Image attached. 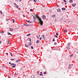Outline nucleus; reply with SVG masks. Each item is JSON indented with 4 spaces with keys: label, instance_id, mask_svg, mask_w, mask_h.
Masks as SVG:
<instances>
[{
    "label": "nucleus",
    "instance_id": "nucleus-1",
    "mask_svg": "<svg viewBox=\"0 0 78 78\" xmlns=\"http://www.w3.org/2000/svg\"><path fill=\"white\" fill-rule=\"evenodd\" d=\"M35 17L39 21L41 25H43V21L42 20L41 18L39 17L38 14H36L35 15Z\"/></svg>",
    "mask_w": 78,
    "mask_h": 78
},
{
    "label": "nucleus",
    "instance_id": "nucleus-3",
    "mask_svg": "<svg viewBox=\"0 0 78 78\" xmlns=\"http://www.w3.org/2000/svg\"><path fill=\"white\" fill-rule=\"evenodd\" d=\"M42 18L44 20L46 19V16L45 15H43L42 16Z\"/></svg>",
    "mask_w": 78,
    "mask_h": 78
},
{
    "label": "nucleus",
    "instance_id": "nucleus-50",
    "mask_svg": "<svg viewBox=\"0 0 78 78\" xmlns=\"http://www.w3.org/2000/svg\"><path fill=\"white\" fill-rule=\"evenodd\" d=\"M56 6L59 7V5H56Z\"/></svg>",
    "mask_w": 78,
    "mask_h": 78
},
{
    "label": "nucleus",
    "instance_id": "nucleus-20",
    "mask_svg": "<svg viewBox=\"0 0 78 78\" xmlns=\"http://www.w3.org/2000/svg\"><path fill=\"white\" fill-rule=\"evenodd\" d=\"M40 76H42V72H40Z\"/></svg>",
    "mask_w": 78,
    "mask_h": 78
},
{
    "label": "nucleus",
    "instance_id": "nucleus-45",
    "mask_svg": "<svg viewBox=\"0 0 78 78\" xmlns=\"http://www.w3.org/2000/svg\"><path fill=\"white\" fill-rule=\"evenodd\" d=\"M14 22H15V20H13V23H14Z\"/></svg>",
    "mask_w": 78,
    "mask_h": 78
},
{
    "label": "nucleus",
    "instance_id": "nucleus-53",
    "mask_svg": "<svg viewBox=\"0 0 78 78\" xmlns=\"http://www.w3.org/2000/svg\"><path fill=\"white\" fill-rule=\"evenodd\" d=\"M14 5H16V3H14Z\"/></svg>",
    "mask_w": 78,
    "mask_h": 78
},
{
    "label": "nucleus",
    "instance_id": "nucleus-59",
    "mask_svg": "<svg viewBox=\"0 0 78 78\" xmlns=\"http://www.w3.org/2000/svg\"><path fill=\"white\" fill-rule=\"evenodd\" d=\"M63 3H64V2H62V4H63Z\"/></svg>",
    "mask_w": 78,
    "mask_h": 78
},
{
    "label": "nucleus",
    "instance_id": "nucleus-11",
    "mask_svg": "<svg viewBox=\"0 0 78 78\" xmlns=\"http://www.w3.org/2000/svg\"><path fill=\"white\" fill-rule=\"evenodd\" d=\"M66 48L68 49V50H70V47L68 46L66 47Z\"/></svg>",
    "mask_w": 78,
    "mask_h": 78
},
{
    "label": "nucleus",
    "instance_id": "nucleus-23",
    "mask_svg": "<svg viewBox=\"0 0 78 78\" xmlns=\"http://www.w3.org/2000/svg\"><path fill=\"white\" fill-rule=\"evenodd\" d=\"M0 33H4V31H2L0 32Z\"/></svg>",
    "mask_w": 78,
    "mask_h": 78
},
{
    "label": "nucleus",
    "instance_id": "nucleus-24",
    "mask_svg": "<svg viewBox=\"0 0 78 78\" xmlns=\"http://www.w3.org/2000/svg\"><path fill=\"white\" fill-rule=\"evenodd\" d=\"M34 1L35 3H37V1H36V0H34Z\"/></svg>",
    "mask_w": 78,
    "mask_h": 78
},
{
    "label": "nucleus",
    "instance_id": "nucleus-61",
    "mask_svg": "<svg viewBox=\"0 0 78 78\" xmlns=\"http://www.w3.org/2000/svg\"><path fill=\"white\" fill-rule=\"evenodd\" d=\"M37 37V39H39V37Z\"/></svg>",
    "mask_w": 78,
    "mask_h": 78
},
{
    "label": "nucleus",
    "instance_id": "nucleus-49",
    "mask_svg": "<svg viewBox=\"0 0 78 78\" xmlns=\"http://www.w3.org/2000/svg\"><path fill=\"white\" fill-rule=\"evenodd\" d=\"M2 43V41H0V44Z\"/></svg>",
    "mask_w": 78,
    "mask_h": 78
},
{
    "label": "nucleus",
    "instance_id": "nucleus-33",
    "mask_svg": "<svg viewBox=\"0 0 78 78\" xmlns=\"http://www.w3.org/2000/svg\"><path fill=\"white\" fill-rule=\"evenodd\" d=\"M14 75H15V76H17V73H15V74H14Z\"/></svg>",
    "mask_w": 78,
    "mask_h": 78
},
{
    "label": "nucleus",
    "instance_id": "nucleus-64",
    "mask_svg": "<svg viewBox=\"0 0 78 78\" xmlns=\"http://www.w3.org/2000/svg\"><path fill=\"white\" fill-rule=\"evenodd\" d=\"M36 1H38V0H36Z\"/></svg>",
    "mask_w": 78,
    "mask_h": 78
},
{
    "label": "nucleus",
    "instance_id": "nucleus-27",
    "mask_svg": "<svg viewBox=\"0 0 78 78\" xmlns=\"http://www.w3.org/2000/svg\"><path fill=\"white\" fill-rule=\"evenodd\" d=\"M36 20L35 19H34V22H36Z\"/></svg>",
    "mask_w": 78,
    "mask_h": 78
},
{
    "label": "nucleus",
    "instance_id": "nucleus-25",
    "mask_svg": "<svg viewBox=\"0 0 78 78\" xmlns=\"http://www.w3.org/2000/svg\"><path fill=\"white\" fill-rule=\"evenodd\" d=\"M10 54L11 56H12V53L11 52H10Z\"/></svg>",
    "mask_w": 78,
    "mask_h": 78
},
{
    "label": "nucleus",
    "instance_id": "nucleus-16",
    "mask_svg": "<svg viewBox=\"0 0 78 78\" xmlns=\"http://www.w3.org/2000/svg\"><path fill=\"white\" fill-rule=\"evenodd\" d=\"M69 3H72V2H73V0H69Z\"/></svg>",
    "mask_w": 78,
    "mask_h": 78
},
{
    "label": "nucleus",
    "instance_id": "nucleus-10",
    "mask_svg": "<svg viewBox=\"0 0 78 78\" xmlns=\"http://www.w3.org/2000/svg\"><path fill=\"white\" fill-rule=\"evenodd\" d=\"M42 37L43 38V39H44V40H45V36H44V35H42Z\"/></svg>",
    "mask_w": 78,
    "mask_h": 78
},
{
    "label": "nucleus",
    "instance_id": "nucleus-42",
    "mask_svg": "<svg viewBox=\"0 0 78 78\" xmlns=\"http://www.w3.org/2000/svg\"><path fill=\"white\" fill-rule=\"evenodd\" d=\"M6 21H7L8 20H9V19H7V18L6 19Z\"/></svg>",
    "mask_w": 78,
    "mask_h": 78
},
{
    "label": "nucleus",
    "instance_id": "nucleus-26",
    "mask_svg": "<svg viewBox=\"0 0 78 78\" xmlns=\"http://www.w3.org/2000/svg\"><path fill=\"white\" fill-rule=\"evenodd\" d=\"M29 45H31V42H30V43H29Z\"/></svg>",
    "mask_w": 78,
    "mask_h": 78
},
{
    "label": "nucleus",
    "instance_id": "nucleus-60",
    "mask_svg": "<svg viewBox=\"0 0 78 78\" xmlns=\"http://www.w3.org/2000/svg\"><path fill=\"white\" fill-rule=\"evenodd\" d=\"M20 39H21V37H20Z\"/></svg>",
    "mask_w": 78,
    "mask_h": 78
},
{
    "label": "nucleus",
    "instance_id": "nucleus-48",
    "mask_svg": "<svg viewBox=\"0 0 78 78\" xmlns=\"http://www.w3.org/2000/svg\"><path fill=\"white\" fill-rule=\"evenodd\" d=\"M63 2H66V0H64L63 1Z\"/></svg>",
    "mask_w": 78,
    "mask_h": 78
},
{
    "label": "nucleus",
    "instance_id": "nucleus-22",
    "mask_svg": "<svg viewBox=\"0 0 78 78\" xmlns=\"http://www.w3.org/2000/svg\"><path fill=\"white\" fill-rule=\"evenodd\" d=\"M70 44H71L70 43H68L67 44L68 46H69V45H70Z\"/></svg>",
    "mask_w": 78,
    "mask_h": 78
},
{
    "label": "nucleus",
    "instance_id": "nucleus-32",
    "mask_svg": "<svg viewBox=\"0 0 78 78\" xmlns=\"http://www.w3.org/2000/svg\"><path fill=\"white\" fill-rule=\"evenodd\" d=\"M14 59H13V58H11V60L12 61H14Z\"/></svg>",
    "mask_w": 78,
    "mask_h": 78
},
{
    "label": "nucleus",
    "instance_id": "nucleus-52",
    "mask_svg": "<svg viewBox=\"0 0 78 78\" xmlns=\"http://www.w3.org/2000/svg\"><path fill=\"white\" fill-rule=\"evenodd\" d=\"M21 1H22V0H20V1H19V2H21Z\"/></svg>",
    "mask_w": 78,
    "mask_h": 78
},
{
    "label": "nucleus",
    "instance_id": "nucleus-8",
    "mask_svg": "<svg viewBox=\"0 0 78 78\" xmlns=\"http://www.w3.org/2000/svg\"><path fill=\"white\" fill-rule=\"evenodd\" d=\"M57 11L58 12H61V10L59 9H57Z\"/></svg>",
    "mask_w": 78,
    "mask_h": 78
},
{
    "label": "nucleus",
    "instance_id": "nucleus-4",
    "mask_svg": "<svg viewBox=\"0 0 78 78\" xmlns=\"http://www.w3.org/2000/svg\"><path fill=\"white\" fill-rule=\"evenodd\" d=\"M23 26H31V25L30 24H27L26 23L25 24H24L23 25Z\"/></svg>",
    "mask_w": 78,
    "mask_h": 78
},
{
    "label": "nucleus",
    "instance_id": "nucleus-6",
    "mask_svg": "<svg viewBox=\"0 0 78 78\" xmlns=\"http://www.w3.org/2000/svg\"><path fill=\"white\" fill-rule=\"evenodd\" d=\"M15 7V8L17 9L19 8V6L17 5V4H16Z\"/></svg>",
    "mask_w": 78,
    "mask_h": 78
},
{
    "label": "nucleus",
    "instance_id": "nucleus-47",
    "mask_svg": "<svg viewBox=\"0 0 78 78\" xmlns=\"http://www.w3.org/2000/svg\"><path fill=\"white\" fill-rule=\"evenodd\" d=\"M55 37H58V36H56V35H55Z\"/></svg>",
    "mask_w": 78,
    "mask_h": 78
},
{
    "label": "nucleus",
    "instance_id": "nucleus-13",
    "mask_svg": "<svg viewBox=\"0 0 78 78\" xmlns=\"http://www.w3.org/2000/svg\"><path fill=\"white\" fill-rule=\"evenodd\" d=\"M19 61H20V60H16V62H19Z\"/></svg>",
    "mask_w": 78,
    "mask_h": 78
},
{
    "label": "nucleus",
    "instance_id": "nucleus-54",
    "mask_svg": "<svg viewBox=\"0 0 78 78\" xmlns=\"http://www.w3.org/2000/svg\"><path fill=\"white\" fill-rule=\"evenodd\" d=\"M9 64H11V62H9Z\"/></svg>",
    "mask_w": 78,
    "mask_h": 78
},
{
    "label": "nucleus",
    "instance_id": "nucleus-41",
    "mask_svg": "<svg viewBox=\"0 0 78 78\" xmlns=\"http://www.w3.org/2000/svg\"><path fill=\"white\" fill-rule=\"evenodd\" d=\"M56 34L57 36H58V33H56Z\"/></svg>",
    "mask_w": 78,
    "mask_h": 78
},
{
    "label": "nucleus",
    "instance_id": "nucleus-7",
    "mask_svg": "<svg viewBox=\"0 0 78 78\" xmlns=\"http://www.w3.org/2000/svg\"><path fill=\"white\" fill-rule=\"evenodd\" d=\"M76 4H72V6H73V7H75V6H76Z\"/></svg>",
    "mask_w": 78,
    "mask_h": 78
},
{
    "label": "nucleus",
    "instance_id": "nucleus-43",
    "mask_svg": "<svg viewBox=\"0 0 78 78\" xmlns=\"http://www.w3.org/2000/svg\"><path fill=\"white\" fill-rule=\"evenodd\" d=\"M33 17L34 19H36V18L34 16H33Z\"/></svg>",
    "mask_w": 78,
    "mask_h": 78
},
{
    "label": "nucleus",
    "instance_id": "nucleus-40",
    "mask_svg": "<svg viewBox=\"0 0 78 78\" xmlns=\"http://www.w3.org/2000/svg\"><path fill=\"white\" fill-rule=\"evenodd\" d=\"M31 78H34V75H32V76Z\"/></svg>",
    "mask_w": 78,
    "mask_h": 78
},
{
    "label": "nucleus",
    "instance_id": "nucleus-55",
    "mask_svg": "<svg viewBox=\"0 0 78 78\" xmlns=\"http://www.w3.org/2000/svg\"><path fill=\"white\" fill-rule=\"evenodd\" d=\"M23 17H25V16L23 15Z\"/></svg>",
    "mask_w": 78,
    "mask_h": 78
},
{
    "label": "nucleus",
    "instance_id": "nucleus-9",
    "mask_svg": "<svg viewBox=\"0 0 78 78\" xmlns=\"http://www.w3.org/2000/svg\"><path fill=\"white\" fill-rule=\"evenodd\" d=\"M40 41L39 40H37L36 43V44H39V43Z\"/></svg>",
    "mask_w": 78,
    "mask_h": 78
},
{
    "label": "nucleus",
    "instance_id": "nucleus-44",
    "mask_svg": "<svg viewBox=\"0 0 78 78\" xmlns=\"http://www.w3.org/2000/svg\"><path fill=\"white\" fill-rule=\"evenodd\" d=\"M60 21H62V18H61Z\"/></svg>",
    "mask_w": 78,
    "mask_h": 78
},
{
    "label": "nucleus",
    "instance_id": "nucleus-35",
    "mask_svg": "<svg viewBox=\"0 0 78 78\" xmlns=\"http://www.w3.org/2000/svg\"><path fill=\"white\" fill-rule=\"evenodd\" d=\"M73 54H72L70 55V57H71V56H73Z\"/></svg>",
    "mask_w": 78,
    "mask_h": 78
},
{
    "label": "nucleus",
    "instance_id": "nucleus-34",
    "mask_svg": "<svg viewBox=\"0 0 78 78\" xmlns=\"http://www.w3.org/2000/svg\"><path fill=\"white\" fill-rule=\"evenodd\" d=\"M30 11L32 12V11H33V9H30Z\"/></svg>",
    "mask_w": 78,
    "mask_h": 78
},
{
    "label": "nucleus",
    "instance_id": "nucleus-15",
    "mask_svg": "<svg viewBox=\"0 0 78 78\" xmlns=\"http://www.w3.org/2000/svg\"><path fill=\"white\" fill-rule=\"evenodd\" d=\"M8 35H10V36H12V34H11V33L8 32Z\"/></svg>",
    "mask_w": 78,
    "mask_h": 78
},
{
    "label": "nucleus",
    "instance_id": "nucleus-57",
    "mask_svg": "<svg viewBox=\"0 0 78 78\" xmlns=\"http://www.w3.org/2000/svg\"><path fill=\"white\" fill-rule=\"evenodd\" d=\"M37 37H38V36L37 35Z\"/></svg>",
    "mask_w": 78,
    "mask_h": 78
},
{
    "label": "nucleus",
    "instance_id": "nucleus-58",
    "mask_svg": "<svg viewBox=\"0 0 78 78\" xmlns=\"http://www.w3.org/2000/svg\"><path fill=\"white\" fill-rule=\"evenodd\" d=\"M66 4H67V3H66H66H65V5H66Z\"/></svg>",
    "mask_w": 78,
    "mask_h": 78
},
{
    "label": "nucleus",
    "instance_id": "nucleus-30",
    "mask_svg": "<svg viewBox=\"0 0 78 78\" xmlns=\"http://www.w3.org/2000/svg\"><path fill=\"white\" fill-rule=\"evenodd\" d=\"M31 49H33V46H31Z\"/></svg>",
    "mask_w": 78,
    "mask_h": 78
},
{
    "label": "nucleus",
    "instance_id": "nucleus-29",
    "mask_svg": "<svg viewBox=\"0 0 78 78\" xmlns=\"http://www.w3.org/2000/svg\"><path fill=\"white\" fill-rule=\"evenodd\" d=\"M53 42H55V39L53 38V40H52Z\"/></svg>",
    "mask_w": 78,
    "mask_h": 78
},
{
    "label": "nucleus",
    "instance_id": "nucleus-37",
    "mask_svg": "<svg viewBox=\"0 0 78 78\" xmlns=\"http://www.w3.org/2000/svg\"><path fill=\"white\" fill-rule=\"evenodd\" d=\"M26 22H28V23H29V22H30V21H28V20H26Z\"/></svg>",
    "mask_w": 78,
    "mask_h": 78
},
{
    "label": "nucleus",
    "instance_id": "nucleus-14",
    "mask_svg": "<svg viewBox=\"0 0 78 78\" xmlns=\"http://www.w3.org/2000/svg\"><path fill=\"white\" fill-rule=\"evenodd\" d=\"M62 9V11H64L65 10H66V8H63Z\"/></svg>",
    "mask_w": 78,
    "mask_h": 78
},
{
    "label": "nucleus",
    "instance_id": "nucleus-62",
    "mask_svg": "<svg viewBox=\"0 0 78 78\" xmlns=\"http://www.w3.org/2000/svg\"><path fill=\"white\" fill-rule=\"evenodd\" d=\"M12 20H13V21L14 20L12 19Z\"/></svg>",
    "mask_w": 78,
    "mask_h": 78
},
{
    "label": "nucleus",
    "instance_id": "nucleus-46",
    "mask_svg": "<svg viewBox=\"0 0 78 78\" xmlns=\"http://www.w3.org/2000/svg\"><path fill=\"white\" fill-rule=\"evenodd\" d=\"M40 40H41V39H42V37H40Z\"/></svg>",
    "mask_w": 78,
    "mask_h": 78
},
{
    "label": "nucleus",
    "instance_id": "nucleus-31",
    "mask_svg": "<svg viewBox=\"0 0 78 78\" xmlns=\"http://www.w3.org/2000/svg\"><path fill=\"white\" fill-rule=\"evenodd\" d=\"M30 34H29L27 35V36H30Z\"/></svg>",
    "mask_w": 78,
    "mask_h": 78
},
{
    "label": "nucleus",
    "instance_id": "nucleus-38",
    "mask_svg": "<svg viewBox=\"0 0 78 78\" xmlns=\"http://www.w3.org/2000/svg\"><path fill=\"white\" fill-rule=\"evenodd\" d=\"M46 73V72H44V74H46V73Z\"/></svg>",
    "mask_w": 78,
    "mask_h": 78
},
{
    "label": "nucleus",
    "instance_id": "nucleus-19",
    "mask_svg": "<svg viewBox=\"0 0 78 78\" xmlns=\"http://www.w3.org/2000/svg\"><path fill=\"white\" fill-rule=\"evenodd\" d=\"M27 41H30V42H31V38H28L27 39Z\"/></svg>",
    "mask_w": 78,
    "mask_h": 78
},
{
    "label": "nucleus",
    "instance_id": "nucleus-21",
    "mask_svg": "<svg viewBox=\"0 0 78 78\" xmlns=\"http://www.w3.org/2000/svg\"><path fill=\"white\" fill-rule=\"evenodd\" d=\"M25 47H28V45H27V44H25Z\"/></svg>",
    "mask_w": 78,
    "mask_h": 78
},
{
    "label": "nucleus",
    "instance_id": "nucleus-5",
    "mask_svg": "<svg viewBox=\"0 0 78 78\" xmlns=\"http://www.w3.org/2000/svg\"><path fill=\"white\" fill-rule=\"evenodd\" d=\"M71 66H72V65H71V64H69V66L68 68V69H71Z\"/></svg>",
    "mask_w": 78,
    "mask_h": 78
},
{
    "label": "nucleus",
    "instance_id": "nucleus-36",
    "mask_svg": "<svg viewBox=\"0 0 78 78\" xmlns=\"http://www.w3.org/2000/svg\"><path fill=\"white\" fill-rule=\"evenodd\" d=\"M0 13L1 14H2V11H0Z\"/></svg>",
    "mask_w": 78,
    "mask_h": 78
},
{
    "label": "nucleus",
    "instance_id": "nucleus-63",
    "mask_svg": "<svg viewBox=\"0 0 78 78\" xmlns=\"http://www.w3.org/2000/svg\"><path fill=\"white\" fill-rule=\"evenodd\" d=\"M39 37H40V35H39Z\"/></svg>",
    "mask_w": 78,
    "mask_h": 78
},
{
    "label": "nucleus",
    "instance_id": "nucleus-18",
    "mask_svg": "<svg viewBox=\"0 0 78 78\" xmlns=\"http://www.w3.org/2000/svg\"><path fill=\"white\" fill-rule=\"evenodd\" d=\"M64 33H67V30H64Z\"/></svg>",
    "mask_w": 78,
    "mask_h": 78
},
{
    "label": "nucleus",
    "instance_id": "nucleus-28",
    "mask_svg": "<svg viewBox=\"0 0 78 78\" xmlns=\"http://www.w3.org/2000/svg\"><path fill=\"white\" fill-rule=\"evenodd\" d=\"M8 42V44H9V39L8 40V41H7Z\"/></svg>",
    "mask_w": 78,
    "mask_h": 78
},
{
    "label": "nucleus",
    "instance_id": "nucleus-56",
    "mask_svg": "<svg viewBox=\"0 0 78 78\" xmlns=\"http://www.w3.org/2000/svg\"><path fill=\"white\" fill-rule=\"evenodd\" d=\"M7 55H8V53H7Z\"/></svg>",
    "mask_w": 78,
    "mask_h": 78
},
{
    "label": "nucleus",
    "instance_id": "nucleus-12",
    "mask_svg": "<svg viewBox=\"0 0 78 78\" xmlns=\"http://www.w3.org/2000/svg\"><path fill=\"white\" fill-rule=\"evenodd\" d=\"M9 30H10V31H13V29L12 28L11 29V28H10Z\"/></svg>",
    "mask_w": 78,
    "mask_h": 78
},
{
    "label": "nucleus",
    "instance_id": "nucleus-51",
    "mask_svg": "<svg viewBox=\"0 0 78 78\" xmlns=\"http://www.w3.org/2000/svg\"><path fill=\"white\" fill-rule=\"evenodd\" d=\"M55 22H57V20H55Z\"/></svg>",
    "mask_w": 78,
    "mask_h": 78
},
{
    "label": "nucleus",
    "instance_id": "nucleus-2",
    "mask_svg": "<svg viewBox=\"0 0 78 78\" xmlns=\"http://www.w3.org/2000/svg\"><path fill=\"white\" fill-rule=\"evenodd\" d=\"M11 66H13L12 67L13 68H14L16 66V64H14V63H11Z\"/></svg>",
    "mask_w": 78,
    "mask_h": 78
},
{
    "label": "nucleus",
    "instance_id": "nucleus-39",
    "mask_svg": "<svg viewBox=\"0 0 78 78\" xmlns=\"http://www.w3.org/2000/svg\"><path fill=\"white\" fill-rule=\"evenodd\" d=\"M57 44V43L56 42L54 43V45H56Z\"/></svg>",
    "mask_w": 78,
    "mask_h": 78
},
{
    "label": "nucleus",
    "instance_id": "nucleus-17",
    "mask_svg": "<svg viewBox=\"0 0 78 78\" xmlns=\"http://www.w3.org/2000/svg\"><path fill=\"white\" fill-rule=\"evenodd\" d=\"M51 17L52 18H53V17H55V15H52V16H51Z\"/></svg>",
    "mask_w": 78,
    "mask_h": 78
}]
</instances>
